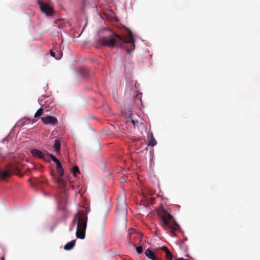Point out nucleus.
<instances>
[{
	"mask_svg": "<svg viewBox=\"0 0 260 260\" xmlns=\"http://www.w3.org/2000/svg\"><path fill=\"white\" fill-rule=\"evenodd\" d=\"M97 43L101 46H107L110 48L114 47H120L124 43H129L130 48H126L127 52L135 49V40L131 31H129L126 38H124L114 32L108 30V34L105 37H102L96 41Z\"/></svg>",
	"mask_w": 260,
	"mask_h": 260,
	"instance_id": "obj_1",
	"label": "nucleus"
},
{
	"mask_svg": "<svg viewBox=\"0 0 260 260\" xmlns=\"http://www.w3.org/2000/svg\"><path fill=\"white\" fill-rule=\"evenodd\" d=\"M157 214L160 218V225L165 230L169 228L170 235L175 237V231H178L180 229V226L174 219L173 216L170 214L162 207H160L156 209Z\"/></svg>",
	"mask_w": 260,
	"mask_h": 260,
	"instance_id": "obj_2",
	"label": "nucleus"
},
{
	"mask_svg": "<svg viewBox=\"0 0 260 260\" xmlns=\"http://www.w3.org/2000/svg\"><path fill=\"white\" fill-rule=\"evenodd\" d=\"M74 220L77 221V228L76 235L77 238L84 239L85 236L87 217L84 214H80L77 213L74 218Z\"/></svg>",
	"mask_w": 260,
	"mask_h": 260,
	"instance_id": "obj_3",
	"label": "nucleus"
},
{
	"mask_svg": "<svg viewBox=\"0 0 260 260\" xmlns=\"http://www.w3.org/2000/svg\"><path fill=\"white\" fill-rule=\"evenodd\" d=\"M124 196L118 198V204L116 208L117 214L119 216L125 217L127 214V205L125 202Z\"/></svg>",
	"mask_w": 260,
	"mask_h": 260,
	"instance_id": "obj_4",
	"label": "nucleus"
},
{
	"mask_svg": "<svg viewBox=\"0 0 260 260\" xmlns=\"http://www.w3.org/2000/svg\"><path fill=\"white\" fill-rule=\"evenodd\" d=\"M42 122L46 125L50 124L51 125H56L58 124L57 118L53 116H46L41 118Z\"/></svg>",
	"mask_w": 260,
	"mask_h": 260,
	"instance_id": "obj_5",
	"label": "nucleus"
},
{
	"mask_svg": "<svg viewBox=\"0 0 260 260\" xmlns=\"http://www.w3.org/2000/svg\"><path fill=\"white\" fill-rule=\"evenodd\" d=\"M39 5L42 12L45 13L47 16L53 15V9L49 5L41 2H39Z\"/></svg>",
	"mask_w": 260,
	"mask_h": 260,
	"instance_id": "obj_6",
	"label": "nucleus"
},
{
	"mask_svg": "<svg viewBox=\"0 0 260 260\" xmlns=\"http://www.w3.org/2000/svg\"><path fill=\"white\" fill-rule=\"evenodd\" d=\"M31 152L34 157L42 158L46 161H47V154H45L41 151L37 149H32L31 150Z\"/></svg>",
	"mask_w": 260,
	"mask_h": 260,
	"instance_id": "obj_7",
	"label": "nucleus"
},
{
	"mask_svg": "<svg viewBox=\"0 0 260 260\" xmlns=\"http://www.w3.org/2000/svg\"><path fill=\"white\" fill-rule=\"evenodd\" d=\"M147 139L148 140V145L149 146L154 147L156 145L157 142L153 136L152 131H150L148 132Z\"/></svg>",
	"mask_w": 260,
	"mask_h": 260,
	"instance_id": "obj_8",
	"label": "nucleus"
},
{
	"mask_svg": "<svg viewBox=\"0 0 260 260\" xmlns=\"http://www.w3.org/2000/svg\"><path fill=\"white\" fill-rule=\"evenodd\" d=\"M54 145L53 148L54 149V152L56 153V155L60 154V139H55L54 141Z\"/></svg>",
	"mask_w": 260,
	"mask_h": 260,
	"instance_id": "obj_9",
	"label": "nucleus"
},
{
	"mask_svg": "<svg viewBox=\"0 0 260 260\" xmlns=\"http://www.w3.org/2000/svg\"><path fill=\"white\" fill-rule=\"evenodd\" d=\"M146 256L152 260H157L158 257L156 256L155 253L150 249H147L145 252Z\"/></svg>",
	"mask_w": 260,
	"mask_h": 260,
	"instance_id": "obj_10",
	"label": "nucleus"
},
{
	"mask_svg": "<svg viewBox=\"0 0 260 260\" xmlns=\"http://www.w3.org/2000/svg\"><path fill=\"white\" fill-rule=\"evenodd\" d=\"M11 174L6 168L4 171L0 170V180H4L6 178H9L11 176Z\"/></svg>",
	"mask_w": 260,
	"mask_h": 260,
	"instance_id": "obj_11",
	"label": "nucleus"
},
{
	"mask_svg": "<svg viewBox=\"0 0 260 260\" xmlns=\"http://www.w3.org/2000/svg\"><path fill=\"white\" fill-rule=\"evenodd\" d=\"M6 168L8 170V171H9L11 174L17 172L19 170L18 166L17 165L13 164H10L8 165L6 167Z\"/></svg>",
	"mask_w": 260,
	"mask_h": 260,
	"instance_id": "obj_12",
	"label": "nucleus"
},
{
	"mask_svg": "<svg viewBox=\"0 0 260 260\" xmlns=\"http://www.w3.org/2000/svg\"><path fill=\"white\" fill-rule=\"evenodd\" d=\"M160 249L163 250L166 254V259L167 260H172L173 255L171 251L166 246H162L160 248Z\"/></svg>",
	"mask_w": 260,
	"mask_h": 260,
	"instance_id": "obj_13",
	"label": "nucleus"
},
{
	"mask_svg": "<svg viewBox=\"0 0 260 260\" xmlns=\"http://www.w3.org/2000/svg\"><path fill=\"white\" fill-rule=\"evenodd\" d=\"M106 224L105 219H103L98 222L97 224V230L101 232L104 231Z\"/></svg>",
	"mask_w": 260,
	"mask_h": 260,
	"instance_id": "obj_14",
	"label": "nucleus"
},
{
	"mask_svg": "<svg viewBox=\"0 0 260 260\" xmlns=\"http://www.w3.org/2000/svg\"><path fill=\"white\" fill-rule=\"evenodd\" d=\"M75 245V240H72L64 245V249L66 250H70L74 247Z\"/></svg>",
	"mask_w": 260,
	"mask_h": 260,
	"instance_id": "obj_15",
	"label": "nucleus"
},
{
	"mask_svg": "<svg viewBox=\"0 0 260 260\" xmlns=\"http://www.w3.org/2000/svg\"><path fill=\"white\" fill-rule=\"evenodd\" d=\"M47 161L49 160L50 158H51L52 161L55 163H57L59 161L58 159L51 154L47 153Z\"/></svg>",
	"mask_w": 260,
	"mask_h": 260,
	"instance_id": "obj_16",
	"label": "nucleus"
},
{
	"mask_svg": "<svg viewBox=\"0 0 260 260\" xmlns=\"http://www.w3.org/2000/svg\"><path fill=\"white\" fill-rule=\"evenodd\" d=\"M44 110L43 108H41L36 112L35 114V117L37 118L40 116H41L43 113Z\"/></svg>",
	"mask_w": 260,
	"mask_h": 260,
	"instance_id": "obj_17",
	"label": "nucleus"
},
{
	"mask_svg": "<svg viewBox=\"0 0 260 260\" xmlns=\"http://www.w3.org/2000/svg\"><path fill=\"white\" fill-rule=\"evenodd\" d=\"M72 173L75 176H76L77 174L79 173V168L77 166H74L73 167Z\"/></svg>",
	"mask_w": 260,
	"mask_h": 260,
	"instance_id": "obj_18",
	"label": "nucleus"
},
{
	"mask_svg": "<svg viewBox=\"0 0 260 260\" xmlns=\"http://www.w3.org/2000/svg\"><path fill=\"white\" fill-rule=\"evenodd\" d=\"M136 251L138 254H141L143 252V248L141 246H139L136 247Z\"/></svg>",
	"mask_w": 260,
	"mask_h": 260,
	"instance_id": "obj_19",
	"label": "nucleus"
},
{
	"mask_svg": "<svg viewBox=\"0 0 260 260\" xmlns=\"http://www.w3.org/2000/svg\"><path fill=\"white\" fill-rule=\"evenodd\" d=\"M56 170H57V173L59 174V175L60 176H63V169L62 168H61V169H57Z\"/></svg>",
	"mask_w": 260,
	"mask_h": 260,
	"instance_id": "obj_20",
	"label": "nucleus"
},
{
	"mask_svg": "<svg viewBox=\"0 0 260 260\" xmlns=\"http://www.w3.org/2000/svg\"><path fill=\"white\" fill-rule=\"evenodd\" d=\"M50 52L51 55L53 57H54L56 59H58L60 58L59 56H57L56 57L55 56V53L52 50H50Z\"/></svg>",
	"mask_w": 260,
	"mask_h": 260,
	"instance_id": "obj_21",
	"label": "nucleus"
},
{
	"mask_svg": "<svg viewBox=\"0 0 260 260\" xmlns=\"http://www.w3.org/2000/svg\"><path fill=\"white\" fill-rule=\"evenodd\" d=\"M56 164V169H61L62 167V166H61V164H60V162H59V161L58 162H57Z\"/></svg>",
	"mask_w": 260,
	"mask_h": 260,
	"instance_id": "obj_22",
	"label": "nucleus"
},
{
	"mask_svg": "<svg viewBox=\"0 0 260 260\" xmlns=\"http://www.w3.org/2000/svg\"><path fill=\"white\" fill-rule=\"evenodd\" d=\"M22 121H24V122L28 123L30 122V119L28 118H23L21 120Z\"/></svg>",
	"mask_w": 260,
	"mask_h": 260,
	"instance_id": "obj_23",
	"label": "nucleus"
},
{
	"mask_svg": "<svg viewBox=\"0 0 260 260\" xmlns=\"http://www.w3.org/2000/svg\"><path fill=\"white\" fill-rule=\"evenodd\" d=\"M58 183L60 185H63V181L62 180L59 178L58 179Z\"/></svg>",
	"mask_w": 260,
	"mask_h": 260,
	"instance_id": "obj_24",
	"label": "nucleus"
},
{
	"mask_svg": "<svg viewBox=\"0 0 260 260\" xmlns=\"http://www.w3.org/2000/svg\"><path fill=\"white\" fill-rule=\"evenodd\" d=\"M131 122H132V123L133 124V125H136V123H138V121H135L134 120H133V119H132V120H131Z\"/></svg>",
	"mask_w": 260,
	"mask_h": 260,
	"instance_id": "obj_25",
	"label": "nucleus"
},
{
	"mask_svg": "<svg viewBox=\"0 0 260 260\" xmlns=\"http://www.w3.org/2000/svg\"><path fill=\"white\" fill-rule=\"evenodd\" d=\"M44 194L46 196L48 194L46 192H44Z\"/></svg>",
	"mask_w": 260,
	"mask_h": 260,
	"instance_id": "obj_26",
	"label": "nucleus"
}]
</instances>
